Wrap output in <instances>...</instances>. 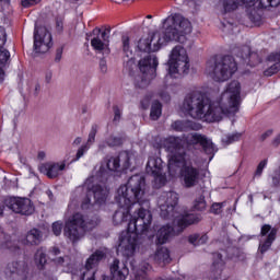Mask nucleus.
I'll return each instance as SVG.
<instances>
[{
  "instance_id": "obj_1",
  "label": "nucleus",
  "mask_w": 280,
  "mask_h": 280,
  "mask_svg": "<svg viewBox=\"0 0 280 280\" xmlns=\"http://www.w3.org/2000/svg\"><path fill=\"white\" fill-rule=\"evenodd\" d=\"M242 104V84L240 81L230 82L220 100H211L200 92H192L185 96L182 110L192 119L220 121L222 115H233L240 110Z\"/></svg>"
},
{
  "instance_id": "obj_2",
  "label": "nucleus",
  "mask_w": 280,
  "mask_h": 280,
  "mask_svg": "<svg viewBox=\"0 0 280 280\" xmlns=\"http://www.w3.org/2000/svg\"><path fill=\"white\" fill-rule=\"evenodd\" d=\"M161 148H165L170 153V165L180 167L179 179L186 189H191L200 183V168L191 165V160L183 145V139L168 137L161 140Z\"/></svg>"
},
{
  "instance_id": "obj_3",
  "label": "nucleus",
  "mask_w": 280,
  "mask_h": 280,
  "mask_svg": "<svg viewBox=\"0 0 280 280\" xmlns=\"http://www.w3.org/2000/svg\"><path fill=\"white\" fill-rule=\"evenodd\" d=\"M152 224V212L142 208L131 217L127 232L120 235L118 250L124 257H135L137 248L143 244V238Z\"/></svg>"
},
{
  "instance_id": "obj_4",
  "label": "nucleus",
  "mask_w": 280,
  "mask_h": 280,
  "mask_svg": "<svg viewBox=\"0 0 280 280\" xmlns=\"http://www.w3.org/2000/svg\"><path fill=\"white\" fill-rule=\"evenodd\" d=\"M145 194V178L141 175H132L127 184L121 185L116 195V202L119 209L114 213L115 224H121L128 221L132 205L141 206L143 195Z\"/></svg>"
},
{
  "instance_id": "obj_5",
  "label": "nucleus",
  "mask_w": 280,
  "mask_h": 280,
  "mask_svg": "<svg viewBox=\"0 0 280 280\" xmlns=\"http://www.w3.org/2000/svg\"><path fill=\"white\" fill-rule=\"evenodd\" d=\"M164 32H154L153 45L159 49L160 45L167 43H187V34H191V22L178 13L168 15L163 21Z\"/></svg>"
},
{
  "instance_id": "obj_6",
  "label": "nucleus",
  "mask_w": 280,
  "mask_h": 280,
  "mask_svg": "<svg viewBox=\"0 0 280 280\" xmlns=\"http://www.w3.org/2000/svg\"><path fill=\"white\" fill-rule=\"evenodd\" d=\"M160 215L164 220H175L180 231L190 224H198L200 215L195 213H178V194L176 191L162 192L158 199Z\"/></svg>"
},
{
  "instance_id": "obj_7",
  "label": "nucleus",
  "mask_w": 280,
  "mask_h": 280,
  "mask_svg": "<svg viewBox=\"0 0 280 280\" xmlns=\"http://www.w3.org/2000/svg\"><path fill=\"white\" fill-rule=\"evenodd\" d=\"M237 71V62L231 56L210 58L206 63V73L214 82H226Z\"/></svg>"
},
{
  "instance_id": "obj_8",
  "label": "nucleus",
  "mask_w": 280,
  "mask_h": 280,
  "mask_svg": "<svg viewBox=\"0 0 280 280\" xmlns=\"http://www.w3.org/2000/svg\"><path fill=\"white\" fill-rule=\"evenodd\" d=\"M168 75L171 78H178L185 73H189V55L185 47L177 45L175 46L168 56Z\"/></svg>"
},
{
  "instance_id": "obj_9",
  "label": "nucleus",
  "mask_w": 280,
  "mask_h": 280,
  "mask_svg": "<svg viewBox=\"0 0 280 280\" xmlns=\"http://www.w3.org/2000/svg\"><path fill=\"white\" fill-rule=\"evenodd\" d=\"M86 231H89V225H86L84 217L81 213H75L66 221L63 235L75 244V242L83 238Z\"/></svg>"
},
{
  "instance_id": "obj_10",
  "label": "nucleus",
  "mask_w": 280,
  "mask_h": 280,
  "mask_svg": "<svg viewBox=\"0 0 280 280\" xmlns=\"http://www.w3.org/2000/svg\"><path fill=\"white\" fill-rule=\"evenodd\" d=\"M156 67H159V59L154 55L147 54L139 60V70L142 74L141 81L136 83L139 89H145L154 78H156Z\"/></svg>"
},
{
  "instance_id": "obj_11",
  "label": "nucleus",
  "mask_w": 280,
  "mask_h": 280,
  "mask_svg": "<svg viewBox=\"0 0 280 280\" xmlns=\"http://www.w3.org/2000/svg\"><path fill=\"white\" fill-rule=\"evenodd\" d=\"M34 49L36 54H47L51 49V33L45 26H35Z\"/></svg>"
},
{
  "instance_id": "obj_12",
  "label": "nucleus",
  "mask_w": 280,
  "mask_h": 280,
  "mask_svg": "<svg viewBox=\"0 0 280 280\" xmlns=\"http://www.w3.org/2000/svg\"><path fill=\"white\" fill-rule=\"evenodd\" d=\"M5 206L13 213H20V215H32L34 213V203L30 198L10 197L5 200Z\"/></svg>"
},
{
  "instance_id": "obj_13",
  "label": "nucleus",
  "mask_w": 280,
  "mask_h": 280,
  "mask_svg": "<svg viewBox=\"0 0 280 280\" xmlns=\"http://www.w3.org/2000/svg\"><path fill=\"white\" fill-rule=\"evenodd\" d=\"M30 267L25 261H10L4 268V277L8 280H27Z\"/></svg>"
},
{
  "instance_id": "obj_14",
  "label": "nucleus",
  "mask_w": 280,
  "mask_h": 280,
  "mask_svg": "<svg viewBox=\"0 0 280 280\" xmlns=\"http://www.w3.org/2000/svg\"><path fill=\"white\" fill-rule=\"evenodd\" d=\"M95 177H89L85 180V187L88 189V202H91L90 196H93L94 202L97 205H104L106 198H108V190L103 188L101 185H93Z\"/></svg>"
},
{
  "instance_id": "obj_15",
  "label": "nucleus",
  "mask_w": 280,
  "mask_h": 280,
  "mask_svg": "<svg viewBox=\"0 0 280 280\" xmlns=\"http://www.w3.org/2000/svg\"><path fill=\"white\" fill-rule=\"evenodd\" d=\"M109 34L110 30H104L103 32L100 28L93 30V36H96L91 39V46L95 51H103L106 55L110 54V48H108Z\"/></svg>"
},
{
  "instance_id": "obj_16",
  "label": "nucleus",
  "mask_w": 280,
  "mask_h": 280,
  "mask_svg": "<svg viewBox=\"0 0 280 280\" xmlns=\"http://www.w3.org/2000/svg\"><path fill=\"white\" fill-rule=\"evenodd\" d=\"M104 259V252L96 250L94 254H92L84 267V271L81 275L82 280H95V268H97V264Z\"/></svg>"
},
{
  "instance_id": "obj_17",
  "label": "nucleus",
  "mask_w": 280,
  "mask_h": 280,
  "mask_svg": "<svg viewBox=\"0 0 280 280\" xmlns=\"http://www.w3.org/2000/svg\"><path fill=\"white\" fill-rule=\"evenodd\" d=\"M173 222L177 226V230L172 225H164L160 228L156 233V244H167V242H170L174 235H178V233H183V231H185V229L180 230V226H178V223L175 221V219H173Z\"/></svg>"
},
{
  "instance_id": "obj_18",
  "label": "nucleus",
  "mask_w": 280,
  "mask_h": 280,
  "mask_svg": "<svg viewBox=\"0 0 280 280\" xmlns=\"http://www.w3.org/2000/svg\"><path fill=\"white\" fill-rule=\"evenodd\" d=\"M121 166L122 170L130 167V153L128 151H122L118 156H112L107 161V167L110 172H117Z\"/></svg>"
},
{
  "instance_id": "obj_19",
  "label": "nucleus",
  "mask_w": 280,
  "mask_h": 280,
  "mask_svg": "<svg viewBox=\"0 0 280 280\" xmlns=\"http://www.w3.org/2000/svg\"><path fill=\"white\" fill-rule=\"evenodd\" d=\"M5 40V31L0 27V83L5 80V71H3V68L5 67L8 60H10V51L3 48Z\"/></svg>"
},
{
  "instance_id": "obj_20",
  "label": "nucleus",
  "mask_w": 280,
  "mask_h": 280,
  "mask_svg": "<svg viewBox=\"0 0 280 280\" xmlns=\"http://www.w3.org/2000/svg\"><path fill=\"white\" fill-rule=\"evenodd\" d=\"M186 141L189 145H198L199 143L207 153L213 152V142L200 133H191L187 136Z\"/></svg>"
},
{
  "instance_id": "obj_21",
  "label": "nucleus",
  "mask_w": 280,
  "mask_h": 280,
  "mask_svg": "<svg viewBox=\"0 0 280 280\" xmlns=\"http://www.w3.org/2000/svg\"><path fill=\"white\" fill-rule=\"evenodd\" d=\"M128 275H130V270L126 266V262L115 259L110 266L112 280H126Z\"/></svg>"
},
{
  "instance_id": "obj_22",
  "label": "nucleus",
  "mask_w": 280,
  "mask_h": 280,
  "mask_svg": "<svg viewBox=\"0 0 280 280\" xmlns=\"http://www.w3.org/2000/svg\"><path fill=\"white\" fill-rule=\"evenodd\" d=\"M237 56L249 67H257L261 62V57H259V54L250 51V46H243L242 51L237 52Z\"/></svg>"
},
{
  "instance_id": "obj_23",
  "label": "nucleus",
  "mask_w": 280,
  "mask_h": 280,
  "mask_svg": "<svg viewBox=\"0 0 280 280\" xmlns=\"http://www.w3.org/2000/svg\"><path fill=\"white\" fill-rule=\"evenodd\" d=\"M67 164L62 163H46L40 166V172L46 174L48 178H58L62 174Z\"/></svg>"
},
{
  "instance_id": "obj_24",
  "label": "nucleus",
  "mask_w": 280,
  "mask_h": 280,
  "mask_svg": "<svg viewBox=\"0 0 280 280\" xmlns=\"http://www.w3.org/2000/svg\"><path fill=\"white\" fill-rule=\"evenodd\" d=\"M153 38H154V33L151 37H142L141 39H139L137 45L139 51H144V54H150V51H159L161 47L165 45V44H160V46L156 48V45H154Z\"/></svg>"
},
{
  "instance_id": "obj_25",
  "label": "nucleus",
  "mask_w": 280,
  "mask_h": 280,
  "mask_svg": "<svg viewBox=\"0 0 280 280\" xmlns=\"http://www.w3.org/2000/svg\"><path fill=\"white\" fill-rule=\"evenodd\" d=\"M172 128L177 132H185L187 130H200L202 126L200 124H196L191 120H176Z\"/></svg>"
},
{
  "instance_id": "obj_26",
  "label": "nucleus",
  "mask_w": 280,
  "mask_h": 280,
  "mask_svg": "<svg viewBox=\"0 0 280 280\" xmlns=\"http://www.w3.org/2000/svg\"><path fill=\"white\" fill-rule=\"evenodd\" d=\"M148 174H161L163 172V160L159 156H150L147 163Z\"/></svg>"
},
{
  "instance_id": "obj_27",
  "label": "nucleus",
  "mask_w": 280,
  "mask_h": 280,
  "mask_svg": "<svg viewBox=\"0 0 280 280\" xmlns=\"http://www.w3.org/2000/svg\"><path fill=\"white\" fill-rule=\"evenodd\" d=\"M153 259L159 266H167L170 261H172V257H170V249L167 247H160L156 249Z\"/></svg>"
},
{
  "instance_id": "obj_28",
  "label": "nucleus",
  "mask_w": 280,
  "mask_h": 280,
  "mask_svg": "<svg viewBox=\"0 0 280 280\" xmlns=\"http://www.w3.org/2000/svg\"><path fill=\"white\" fill-rule=\"evenodd\" d=\"M268 61L273 62L267 70H265V75L270 77L280 71V52H273L268 56Z\"/></svg>"
},
{
  "instance_id": "obj_29",
  "label": "nucleus",
  "mask_w": 280,
  "mask_h": 280,
  "mask_svg": "<svg viewBox=\"0 0 280 280\" xmlns=\"http://www.w3.org/2000/svg\"><path fill=\"white\" fill-rule=\"evenodd\" d=\"M43 241V233L39 230L33 229L27 234L22 244H28L30 246H38Z\"/></svg>"
},
{
  "instance_id": "obj_30",
  "label": "nucleus",
  "mask_w": 280,
  "mask_h": 280,
  "mask_svg": "<svg viewBox=\"0 0 280 280\" xmlns=\"http://www.w3.org/2000/svg\"><path fill=\"white\" fill-rule=\"evenodd\" d=\"M34 261L38 268V270H44L45 269V265L47 264V253L45 250V248L39 247L34 256Z\"/></svg>"
},
{
  "instance_id": "obj_31",
  "label": "nucleus",
  "mask_w": 280,
  "mask_h": 280,
  "mask_svg": "<svg viewBox=\"0 0 280 280\" xmlns=\"http://www.w3.org/2000/svg\"><path fill=\"white\" fill-rule=\"evenodd\" d=\"M275 240H277V229L271 230L266 241L260 244L259 250L262 255L270 248V246H272V242H275Z\"/></svg>"
},
{
  "instance_id": "obj_32",
  "label": "nucleus",
  "mask_w": 280,
  "mask_h": 280,
  "mask_svg": "<svg viewBox=\"0 0 280 280\" xmlns=\"http://www.w3.org/2000/svg\"><path fill=\"white\" fill-rule=\"evenodd\" d=\"M162 113H163V105H161L159 101L153 102L151 106V114H150L151 119H153V121H156V119L161 117Z\"/></svg>"
},
{
  "instance_id": "obj_33",
  "label": "nucleus",
  "mask_w": 280,
  "mask_h": 280,
  "mask_svg": "<svg viewBox=\"0 0 280 280\" xmlns=\"http://www.w3.org/2000/svg\"><path fill=\"white\" fill-rule=\"evenodd\" d=\"M247 19L254 24V25H261V15L258 14L256 9H248L247 10Z\"/></svg>"
},
{
  "instance_id": "obj_34",
  "label": "nucleus",
  "mask_w": 280,
  "mask_h": 280,
  "mask_svg": "<svg viewBox=\"0 0 280 280\" xmlns=\"http://www.w3.org/2000/svg\"><path fill=\"white\" fill-rule=\"evenodd\" d=\"M151 176H153V178H154V187L156 189L163 187L165 185V183H167V177L165 176L163 171H161L158 174H151Z\"/></svg>"
},
{
  "instance_id": "obj_35",
  "label": "nucleus",
  "mask_w": 280,
  "mask_h": 280,
  "mask_svg": "<svg viewBox=\"0 0 280 280\" xmlns=\"http://www.w3.org/2000/svg\"><path fill=\"white\" fill-rule=\"evenodd\" d=\"M221 4L223 7V12L225 14L229 12H234V10H237V1L235 0H221Z\"/></svg>"
},
{
  "instance_id": "obj_36",
  "label": "nucleus",
  "mask_w": 280,
  "mask_h": 280,
  "mask_svg": "<svg viewBox=\"0 0 280 280\" xmlns=\"http://www.w3.org/2000/svg\"><path fill=\"white\" fill-rule=\"evenodd\" d=\"M105 143L109 147V148H117L119 145H121V143H124V138L119 137V136H109Z\"/></svg>"
},
{
  "instance_id": "obj_37",
  "label": "nucleus",
  "mask_w": 280,
  "mask_h": 280,
  "mask_svg": "<svg viewBox=\"0 0 280 280\" xmlns=\"http://www.w3.org/2000/svg\"><path fill=\"white\" fill-rule=\"evenodd\" d=\"M194 209L195 211H205V209H207V201L205 200V196L201 195L195 199Z\"/></svg>"
},
{
  "instance_id": "obj_38",
  "label": "nucleus",
  "mask_w": 280,
  "mask_h": 280,
  "mask_svg": "<svg viewBox=\"0 0 280 280\" xmlns=\"http://www.w3.org/2000/svg\"><path fill=\"white\" fill-rule=\"evenodd\" d=\"M97 130H100V126L97 125H92L89 137H88V145H93V143H95V137L97 135Z\"/></svg>"
},
{
  "instance_id": "obj_39",
  "label": "nucleus",
  "mask_w": 280,
  "mask_h": 280,
  "mask_svg": "<svg viewBox=\"0 0 280 280\" xmlns=\"http://www.w3.org/2000/svg\"><path fill=\"white\" fill-rule=\"evenodd\" d=\"M121 43H122V50L125 54L128 56H132V51L130 50V37L124 35L121 37Z\"/></svg>"
},
{
  "instance_id": "obj_40",
  "label": "nucleus",
  "mask_w": 280,
  "mask_h": 280,
  "mask_svg": "<svg viewBox=\"0 0 280 280\" xmlns=\"http://www.w3.org/2000/svg\"><path fill=\"white\" fill-rule=\"evenodd\" d=\"M240 139H242V133L240 132H235V133H231V135H228L223 141L225 143H235V141H240Z\"/></svg>"
},
{
  "instance_id": "obj_41",
  "label": "nucleus",
  "mask_w": 280,
  "mask_h": 280,
  "mask_svg": "<svg viewBox=\"0 0 280 280\" xmlns=\"http://www.w3.org/2000/svg\"><path fill=\"white\" fill-rule=\"evenodd\" d=\"M62 229H63L62 222L57 221V222L52 223V233L57 237H58V235H60L62 233Z\"/></svg>"
},
{
  "instance_id": "obj_42",
  "label": "nucleus",
  "mask_w": 280,
  "mask_h": 280,
  "mask_svg": "<svg viewBox=\"0 0 280 280\" xmlns=\"http://www.w3.org/2000/svg\"><path fill=\"white\" fill-rule=\"evenodd\" d=\"M91 148V145L89 144H83L77 152V158L73 161H80V159H82V156H84V153L89 151V149Z\"/></svg>"
},
{
  "instance_id": "obj_43",
  "label": "nucleus",
  "mask_w": 280,
  "mask_h": 280,
  "mask_svg": "<svg viewBox=\"0 0 280 280\" xmlns=\"http://www.w3.org/2000/svg\"><path fill=\"white\" fill-rule=\"evenodd\" d=\"M266 165H268V160H262L260 161V163L258 164L256 172H255V176H261V174H264V168L266 167Z\"/></svg>"
},
{
  "instance_id": "obj_44",
  "label": "nucleus",
  "mask_w": 280,
  "mask_h": 280,
  "mask_svg": "<svg viewBox=\"0 0 280 280\" xmlns=\"http://www.w3.org/2000/svg\"><path fill=\"white\" fill-rule=\"evenodd\" d=\"M223 207H224V202L213 203L211 206V212L214 213L215 215H220Z\"/></svg>"
},
{
  "instance_id": "obj_45",
  "label": "nucleus",
  "mask_w": 280,
  "mask_h": 280,
  "mask_svg": "<svg viewBox=\"0 0 280 280\" xmlns=\"http://www.w3.org/2000/svg\"><path fill=\"white\" fill-rule=\"evenodd\" d=\"M54 261L57 266H69V256L58 257Z\"/></svg>"
},
{
  "instance_id": "obj_46",
  "label": "nucleus",
  "mask_w": 280,
  "mask_h": 280,
  "mask_svg": "<svg viewBox=\"0 0 280 280\" xmlns=\"http://www.w3.org/2000/svg\"><path fill=\"white\" fill-rule=\"evenodd\" d=\"M245 5H255V3H259L260 8H268L264 5V1L267 0H241Z\"/></svg>"
},
{
  "instance_id": "obj_47",
  "label": "nucleus",
  "mask_w": 280,
  "mask_h": 280,
  "mask_svg": "<svg viewBox=\"0 0 280 280\" xmlns=\"http://www.w3.org/2000/svg\"><path fill=\"white\" fill-rule=\"evenodd\" d=\"M280 4V0H267L262 1L265 8H277Z\"/></svg>"
},
{
  "instance_id": "obj_48",
  "label": "nucleus",
  "mask_w": 280,
  "mask_h": 280,
  "mask_svg": "<svg viewBox=\"0 0 280 280\" xmlns=\"http://www.w3.org/2000/svg\"><path fill=\"white\" fill-rule=\"evenodd\" d=\"M37 3H40V0H22L23 8H32V5H36Z\"/></svg>"
},
{
  "instance_id": "obj_49",
  "label": "nucleus",
  "mask_w": 280,
  "mask_h": 280,
  "mask_svg": "<svg viewBox=\"0 0 280 280\" xmlns=\"http://www.w3.org/2000/svg\"><path fill=\"white\" fill-rule=\"evenodd\" d=\"M213 258L214 259H218V260H214L213 261V266H214V268H218V267H220V266H223V261H222V254H214L213 255Z\"/></svg>"
},
{
  "instance_id": "obj_50",
  "label": "nucleus",
  "mask_w": 280,
  "mask_h": 280,
  "mask_svg": "<svg viewBox=\"0 0 280 280\" xmlns=\"http://www.w3.org/2000/svg\"><path fill=\"white\" fill-rule=\"evenodd\" d=\"M200 237V234H192L188 237L189 244H192L194 246H199L198 240Z\"/></svg>"
},
{
  "instance_id": "obj_51",
  "label": "nucleus",
  "mask_w": 280,
  "mask_h": 280,
  "mask_svg": "<svg viewBox=\"0 0 280 280\" xmlns=\"http://www.w3.org/2000/svg\"><path fill=\"white\" fill-rule=\"evenodd\" d=\"M272 230H273L272 226H270L269 224H265V225L261 226L260 235H261L262 237H265V235H266L267 233H271Z\"/></svg>"
},
{
  "instance_id": "obj_52",
  "label": "nucleus",
  "mask_w": 280,
  "mask_h": 280,
  "mask_svg": "<svg viewBox=\"0 0 280 280\" xmlns=\"http://www.w3.org/2000/svg\"><path fill=\"white\" fill-rule=\"evenodd\" d=\"M114 110V121H119V119H121V109H119V106H114L113 107Z\"/></svg>"
},
{
  "instance_id": "obj_53",
  "label": "nucleus",
  "mask_w": 280,
  "mask_h": 280,
  "mask_svg": "<svg viewBox=\"0 0 280 280\" xmlns=\"http://www.w3.org/2000/svg\"><path fill=\"white\" fill-rule=\"evenodd\" d=\"M62 51H63L62 47L57 48L56 56H55V62H60V60H62Z\"/></svg>"
},
{
  "instance_id": "obj_54",
  "label": "nucleus",
  "mask_w": 280,
  "mask_h": 280,
  "mask_svg": "<svg viewBox=\"0 0 280 280\" xmlns=\"http://www.w3.org/2000/svg\"><path fill=\"white\" fill-rule=\"evenodd\" d=\"M100 69L102 71V73H106V71H108V66L106 65V59L100 60Z\"/></svg>"
},
{
  "instance_id": "obj_55",
  "label": "nucleus",
  "mask_w": 280,
  "mask_h": 280,
  "mask_svg": "<svg viewBox=\"0 0 280 280\" xmlns=\"http://www.w3.org/2000/svg\"><path fill=\"white\" fill-rule=\"evenodd\" d=\"M268 137H272V129H269V130L265 131L264 133H261L260 141H266L268 139Z\"/></svg>"
},
{
  "instance_id": "obj_56",
  "label": "nucleus",
  "mask_w": 280,
  "mask_h": 280,
  "mask_svg": "<svg viewBox=\"0 0 280 280\" xmlns=\"http://www.w3.org/2000/svg\"><path fill=\"white\" fill-rule=\"evenodd\" d=\"M208 240H209V236H207V234H203V235L199 236V240H198L197 244H199V246L201 244H207Z\"/></svg>"
},
{
  "instance_id": "obj_57",
  "label": "nucleus",
  "mask_w": 280,
  "mask_h": 280,
  "mask_svg": "<svg viewBox=\"0 0 280 280\" xmlns=\"http://www.w3.org/2000/svg\"><path fill=\"white\" fill-rule=\"evenodd\" d=\"M56 27L58 32H62L63 22L61 18L56 20Z\"/></svg>"
},
{
  "instance_id": "obj_58",
  "label": "nucleus",
  "mask_w": 280,
  "mask_h": 280,
  "mask_svg": "<svg viewBox=\"0 0 280 280\" xmlns=\"http://www.w3.org/2000/svg\"><path fill=\"white\" fill-rule=\"evenodd\" d=\"M7 248H9V250H16L19 248V246L12 242H7L5 244Z\"/></svg>"
},
{
  "instance_id": "obj_59",
  "label": "nucleus",
  "mask_w": 280,
  "mask_h": 280,
  "mask_svg": "<svg viewBox=\"0 0 280 280\" xmlns=\"http://www.w3.org/2000/svg\"><path fill=\"white\" fill-rule=\"evenodd\" d=\"M49 253H50V255H54V256L56 257V256L60 255V248H58V247H51V248L49 249Z\"/></svg>"
},
{
  "instance_id": "obj_60",
  "label": "nucleus",
  "mask_w": 280,
  "mask_h": 280,
  "mask_svg": "<svg viewBox=\"0 0 280 280\" xmlns=\"http://www.w3.org/2000/svg\"><path fill=\"white\" fill-rule=\"evenodd\" d=\"M51 78H54V73L51 71H47L45 74V81L47 82V84L51 82Z\"/></svg>"
},
{
  "instance_id": "obj_61",
  "label": "nucleus",
  "mask_w": 280,
  "mask_h": 280,
  "mask_svg": "<svg viewBox=\"0 0 280 280\" xmlns=\"http://www.w3.org/2000/svg\"><path fill=\"white\" fill-rule=\"evenodd\" d=\"M80 143H82V138L81 137L75 138L73 141V145H80Z\"/></svg>"
},
{
  "instance_id": "obj_62",
  "label": "nucleus",
  "mask_w": 280,
  "mask_h": 280,
  "mask_svg": "<svg viewBox=\"0 0 280 280\" xmlns=\"http://www.w3.org/2000/svg\"><path fill=\"white\" fill-rule=\"evenodd\" d=\"M160 97L165 100V102H170V95L168 94H160Z\"/></svg>"
},
{
  "instance_id": "obj_63",
  "label": "nucleus",
  "mask_w": 280,
  "mask_h": 280,
  "mask_svg": "<svg viewBox=\"0 0 280 280\" xmlns=\"http://www.w3.org/2000/svg\"><path fill=\"white\" fill-rule=\"evenodd\" d=\"M141 104H142V108H148V106H150V103L148 101L147 103L145 101H142Z\"/></svg>"
},
{
  "instance_id": "obj_64",
  "label": "nucleus",
  "mask_w": 280,
  "mask_h": 280,
  "mask_svg": "<svg viewBox=\"0 0 280 280\" xmlns=\"http://www.w3.org/2000/svg\"><path fill=\"white\" fill-rule=\"evenodd\" d=\"M47 194H48V196L50 197V200H51V196H54V195L51 194V190H48Z\"/></svg>"
}]
</instances>
